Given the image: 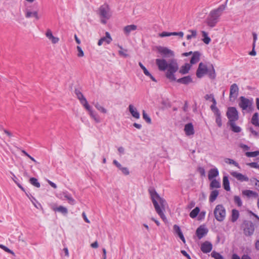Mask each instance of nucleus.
Masks as SVG:
<instances>
[{"instance_id": "nucleus-22", "label": "nucleus", "mask_w": 259, "mask_h": 259, "mask_svg": "<svg viewBox=\"0 0 259 259\" xmlns=\"http://www.w3.org/2000/svg\"><path fill=\"white\" fill-rule=\"evenodd\" d=\"M64 197L68 200V202L71 204L74 205L75 203V200L72 197L71 195L67 192H63L62 194Z\"/></svg>"}, {"instance_id": "nucleus-39", "label": "nucleus", "mask_w": 259, "mask_h": 259, "mask_svg": "<svg viewBox=\"0 0 259 259\" xmlns=\"http://www.w3.org/2000/svg\"><path fill=\"white\" fill-rule=\"evenodd\" d=\"M29 182L36 188H39L40 187V183L38 182L37 179L35 178H31L29 179Z\"/></svg>"}, {"instance_id": "nucleus-1", "label": "nucleus", "mask_w": 259, "mask_h": 259, "mask_svg": "<svg viewBox=\"0 0 259 259\" xmlns=\"http://www.w3.org/2000/svg\"><path fill=\"white\" fill-rule=\"evenodd\" d=\"M157 51L161 54L163 58L156 59L155 63L158 69L161 71H166L165 76L170 81H176L175 73L179 70L177 60L174 58L167 61L164 58L174 57V52L166 47L159 46L157 48Z\"/></svg>"}, {"instance_id": "nucleus-37", "label": "nucleus", "mask_w": 259, "mask_h": 259, "mask_svg": "<svg viewBox=\"0 0 259 259\" xmlns=\"http://www.w3.org/2000/svg\"><path fill=\"white\" fill-rule=\"evenodd\" d=\"M25 16L26 18L34 17L37 20H38L39 19V17H38L37 12L36 11H34L33 12L30 11H27L26 13Z\"/></svg>"}, {"instance_id": "nucleus-25", "label": "nucleus", "mask_w": 259, "mask_h": 259, "mask_svg": "<svg viewBox=\"0 0 259 259\" xmlns=\"http://www.w3.org/2000/svg\"><path fill=\"white\" fill-rule=\"evenodd\" d=\"M191 66L189 64L186 63L184 65L182 66L179 72L182 74H185L188 73L190 69Z\"/></svg>"}, {"instance_id": "nucleus-13", "label": "nucleus", "mask_w": 259, "mask_h": 259, "mask_svg": "<svg viewBox=\"0 0 259 259\" xmlns=\"http://www.w3.org/2000/svg\"><path fill=\"white\" fill-rule=\"evenodd\" d=\"M128 110L130 113L131 114L132 116L136 118V119H139L140 117V113L138 111L137 108L134 107V106L132 104H130L128 106Z\"/></svg>"}, {"instance_id": "nucleus-61", "label": "nucleus", "mask_w": 259, "mask_h": 259, "mask_svg": "<svg viewBox=\"0 0 259 259\" xmlns=\"http://www.w3.org/2000/svg\"><path fill=\"white\" fill-rule=\"evenodd\" d=\"M251 182H253L255 181V185L256 187V189L259 191V181L257 180L256 179L253 178L250 180Z\"/></svg>"}, {"instance_id": "nucleus-62", "label": "nucleus", "mask_w": 259, "mask_h": 259, "mask_svg": "<svg viewBox=\"0 0 259 259\" xmlns=\"http://www.w3.org/2000/svg\"><path fill=\"white\" fill-rule=\"evenodd\" d=\"M181 252L182 253V254L184 255L185 256H186L188 259H191L190 256L187 253V252L184 250H182L181 251Z\"/></svg>"}, {"instance_id": "nucleus-6", "label": "nucleus", "mask_w": 259, "mask_h": 259, "mask_svg": "<svg viewBox=\"0 0 259 259\" xmlns=\"http://www.w3.org/2000/svg\"><path fill=\"white\" fill-rule=\"evenodd\" d=\"M99 15L101 18V22L106 24V20L111 16V12L108 5L104 4L100 7Z\"/></svg>"}, {"instance_id": "nucleus-45", "label": "nucleus", "mask_w": 259, "mask_h": 259, "mask_svg": "<svg viewBox=\"0 0 259 259\" xmlns=\"http://www.w3.org/2000/svg\"><path fill=\"white\" fill-rule=\"evenodd\" d=\"M0 248L3 249L4 250H5L6 252L11 253V254L15 255V253L13 252V251L11 250L9 248H8L6 246L0 244Z\"/></svg>"}, {"instance_id": "nucleus-35", "label": "nucleus", "mask_w": 259, "mask_h": 259, "mask_svg": "<svg viewBox=\"0 0 259 259\" xmlns=\"http://www.w3.org/2000/svg\"><path fill=\"white\" fill-rule=\"evenodd\" d=\"M215 116V122L219 127H221L222 125L221 113V112L216 114H214Z\"/></svg>"}, {"instance_id": "nucleus-29", "label": "nucleus", "mask_w": 259, "mask_h": 259, "mask_svg": "<svg viewBox=\"0 0 259 259\" xmlns=\"http://www.w3.org/2000/svg\"><path fill=\"white\" fill-rule=\"evenodd\" d=\"M239 216V211L235 209H233L232 211L231 221L232 222H235L238 219Z\"/></svg>"}, {"instance_id": "nucleus-58", "label": "nucleus", "mask_w": 259, "mask_h": 259, "mask_svg": "<svg viewBox=\"0 0 259 259\" xmlns=\"http://www.w3.org/2000/svg\"><path fill=\"white\" fill-rule=\"evenodd\" d=\"M113 163L117 167H118L119 170H120L123 167L121 164L119 163L116 160H114Z\"/></svg>"}, {"instance_id": "nucleus-23", "label": "nucleus", "mask_w": 259, "mask_h": 259, "mask_svg": "<svg viewBox=\"0 0 259 259\" xmlns=\"http://www.w3.org/2000/svg\"><path fill=\"white\" fill-rule=\"evenodd\" d=\"M242 194L248 197H256L258 196L257 193L256 192L252 190H246L242 191Z\"/></svg>"}, {"instance_id": "nucleus-17", "label": "nucleus", "mask_w": 259, "mask_h": 259, "mask_svg": "<svg viewBox=\"0 0 259 259\" xmlns=\"http://www.w3.org/2000/svg\"><path fill=\"white\" fill-rule=\"evenodd\" d=\"M184 131L187 136L192 135L194 134V127L192 123H189L185 125Z\"/></svg>"}, {"instance_id": "nucleus-11", "label": "nucleus", "mask_w": 259, "mask_h": 259, "mask_svg": "<svg viewBox=\"0 0 259 259\" xmlns=\"http://www.w3.org/2000/svg\"><path fill=\"white\" fill-rule=\"evenodd\" d=\"M212 248V244L209 241H205L201 246V250L203 253H208L211 251Z\"/></svg>"}, {"instance_id": "nucleus-7", "label": "nucleus", "mask_w": 259, "mask_h": 259, "mask_svg": "<svg viewBox=\"0 0 259 259\" xmlns=\"http://www.w3.org/2000/svg\"><path fill=\"white\" fill-rule=\"evenodd\" d=\"M241 227L243 230L244 234L246 236H251L254 232V225L250 221H244Z\"/></svg>"}, {"instance_id": "nucleus-27", "label": "nucleus", "mask_w": 259, "mask_h": 259, "mask_svg": "<svg viewBox=\"0 0 259 259\" xmlns=\"http://www.w3.org/2000/svg\"><path fill=\"white\" fill-rule=\"evenodd\" d=\"M229 124L230 126L231 130L234 133H239L241 132V128L236 125L235 121L230 122H229Z\"/></svg>"}, {"instance_id": "nucleus-28", "label": "nucleus", "mask_w": 259, "mask_h": 259, "mask_svg": "<svg viewBox=\"0 0 259 259\" xmlns=\"http://www.w3.org/2000/svg\"><path fill=\"white\" fill-rule=\"evenodd\" d=\"M219 191L218 190H214L211 191L209 196V201L210 202H213L217 199Z\"/></svg>"}, {"instance_id": "nucleus-15", "label": "nucleus", "mask_w": 259, "mask_h": 259, "mask_svg": "<svg viewBox=\"0 0 259 259\" xmlns=\"http://www.w3.org/2000/svg\"><path fill=\"white\" fill-rule=\"evenodd\" d=\"M105 35V36L102 37L99 40L98 42V45L99 46H101L104 41L106 42L107 44H109L112 41V38L108 32H106Z\"/></svg>"}, {"instance_id": "nucleus-16", "label": "nucleus", "mask_w": 259, "mask_h": 259, "mask_svg": "<svg viewBox=\"0 0 259 259\" xmlns=\"http://www.w3.org/2000/svg\"><path fill=\"white\" fill-rule=\"evenodd\" d=\"M137 29V26L134 24L129 25L125 26L123 29V31L124 34L126 36L130 35V33Z\"/></svg>"}, {"instance_id": "nucleus-60", "label": "nucleus", "mask_w": 259, "mask_h": 259, "mask_svg": "<svg viewBox=\"0 0 259 259\" xmlns=\"http://www.w3.org/2000/svg\"><path fill=\"white\" fill-rule=\"evenodd\" d=\"M50 40H51V41L53 44H55L57 43L59 41V39L58 37L53 36L51 38H50Z\"/></svg>"}, {"instance_id": "nucleus-30", "label": "nucleus", "mask_w": 259, "mask_h": 259, "mask_svg": "<svg viewBox=\"0 0 259 259\" xmlns=\"http://www.w3.org/2000/svg\"><path fill=\"white\" fill-rule=\"evenodd\" d=\"M211 68L208 69V71L206 74H208L209 78L211 79H214L215 77V72L213 66L212 64L210 65Z\"/></svg>"}, {"instance_id": "nucleus-53", "label": "nucleus", "mask_w": 259, "mask_h": 259, "mask_svg": "<svg viewBox=\"0 0 259 259\" xmlns=\"http://www.w3.org/2000/svg\"><path fill=\"white\" fill-rule=\"evenodd\" d=\"M172 35L179 36L180 37L182 38L184 36V33L182 31L180 32H171Z\"/></svg>"}, {"instance_id": "nucleus-51", "label": "nucleus", "mask_w": 259, "mask_h": 259, "mask_svg": "<svg viewBox=\"0 0 259 259\" xmlns=\"http://www.w3.org/2000/svg\"><path fill=\"white\" fill-rule=\"evenodd\" d=\"M252 36H253V43H252V47L253 48H255V42L257 39V34L255 32L252 33Z\"/></svg>"}, {"instance_id": "nucleus-55", "label": "nucleus", "mask_w": 259, "mask_h": 259, "mask_svg": "<svg viewBox=\"0 0 259 259\" xmlns=\"http://www.w3.org/2000/svg\"><path fill=\"white\" fill-rule=\"evenodd\" d=\"M120 170L121 171V172H122L123 174H124V175H128L129 174H130V172H129V170H128V169L126 167H123Z\"/></svg>"}, {"instance_id": "nucleus-42", "label": "nucleus", "mask_w": 259, "mask_h": 259, "mask_svg": "<svg viewBox=\"0 0 259 259\" xmlns=\"http://www.w3.org/2000/svg\"><path fill=\"white\" fill-rule=\"evenodd\" d=\"M211 255L215 259H225L224 257L220 253L215 251H213L211 253Z\"/></svg>"}, {"instance_id": "nucleus-14", "label": "nucleus", "mask_w": 259, "mask_h": 259, "mask_svg": "<svg viewBox=\"0 0 259 259\" xmlns=\"http://www.w3.org/2000/svg\"><path fill=\"white\" fill-rule=\"evenodd\" d=\"M207 232L208 230L206 228L203 227L201 226L197 229L196 234L198 238L199 239H200L204 236H205L207 233Z\"/></svg>"}, {"instance_id": "nucleus-38", "label": "nucleus", "mask_w": 259, "mask_h": 259, "mask_svg": "<svg viewBox=\"0 0 259 259\" xmlns=\"http://www.w3.org/2000/svg\"><path fill=\"white\" fill-rule=\"evenodd\" d=\"M188 32H190L191 34H188L186 38L188 40L191 39L192 38H195L197 34V32L196 30H189Z\"/></svg>"}, {"instance_id": "nucleus-26", "label": "nucleus", "mask_w": 259, "mask_h": 259, "mask_svg": "<svg viewBox=\"0 0 259 259\" xmlns=\"http://www.w3.org/2000/svg\"><path fill=\"white\" fill-rule=\"evenodd\" d=\"M251 123L254 126L259 127L258 113L255 112L253 114L251 118Z\"/></svg>"}, {"instance_id": "nucleus-4", "label": "nucleus", "mask_w": 259, "mask_h": 259, "mask_svg": "<svg viewBox=\"0 0 259 259\" xmlns=\"http://www.w3.org/2000/svg\"><path fill=\"white\" fill-rule=\"evenodd\" d=\"M213 214L215 219L218 222H223L226 218V209L222 204H218L214 209Z\"/></svg>"}, {"instance_id": "nucleus-57", "label": "nucleus", "mask_w": 259, "mask_h": 259, "mask_svg": "<svg viewBox=\"0 0 259 259\" xmlns=\"http://www.w3.org/2000/svg\"><path fill=\"white\" fill-rule=\"evenodd\" d=\"M251 167L257 168L259 169V164L257 162H251L248 164Z\"/></svg>"}, {"instance_id": "nucleus-52", "label": "nucleus", "mask_w": 259, "mask_h": 259, "mask_svg": "<svg viewBox=\"0 0 259 259\" xmlns=\"http://www.w3.org/2000/svg\"><path fill=\"white\" fill-rule=\"evenodd\" d=\"M75 93H76V95L77 96V97L78 98V99L79 100H81V99L84 98V96L83 95V94L80 92H79V91H75Z\"/></svg>"}, {"instance_id": "nucleus-44", "label": "nucleus", "mask_w": 259, "mask_h": 259, "mask_svg": "<svg viewBox=\"0 0 259 259\" xmlns=\"http://www.w3.org/2000/svg\"><path fill=\"white\" fill-rule=\"evenodd\" d=\"M234 202L237 204L238 206H241L242 205V201L241 198L238 196H235L234 198Z\"/></svg>"}, {"instance_id": "nucleus-41", "label": "nucleus", "mask_w": 259, "mask_h": 259, "mask_svg": "<svg viewBox=\"0 0 259 259\" xmlns=\"http://www.w3.org/2000/svg\"><path fill=\"white\" fill-rule=\"evenodd\" d=\"M245 155L248 157H254L259 155V151H255L254 152H247Z\"/></svg>"}, {"instance_id": "nucleus-64", "label": "nucleus", "mask_w": 259, "mask_h": 259, "mask_svg": "<svg viewBox=\"0 0 259 259\" xmlns=\"http://www.w3.org/2000/svg\"><path fill=\"white\" fill-rule=\"evenodd\" d=\"M124 52H127V51L126 50H124V51H122V50H120V51H119V54L120 55L126 57H127L128 56V55L126 53H125Z\"/></svg>"}, {"instance_id": "nucleus-50", "label": "nucleus", "mask_w": 259, "mask_h": 259, "mask_svg": "<svg viewBox=\"0 0 259 259\" xmlns=\"http://www.w3.org/2000/svg\"><path fill=\"white\" fill-rule=\"evenodd\" d=\"M22 152L25 154L26 156L29 158L32 161L34 162L35 163H37L38 162L36 161L33 157L31 156L29 154H28L25 150H22Z\"/></svg>"}, {"instance_id": "nucleus-49", "label": "nucleus", "mask_w": 259, "mask_h": 259, "mask_svg": "<svg viewBox=\"0 0 259 259\" xmlns=\"http://www.w3.org/2000/svg\"><path fill=\"white\" fill-rule=\"evenodd\" d=\"M159 36L161 37H166V36H171V32H168L166 31H163L159 34Z\"/></svg>"}, {"instance_id": "nucleus-9", "label": "nucleus", "mask_w": 259, "mask_h": 259, "mask_svg": "<svg viewBox=\"0 0 259 259\" xmlns=\"http://www.w3.org/2000/svg\"><path fill=\"white\" fill-rule=\"evenodd\" d=\"M239 88L236 83L232 84L230 87L229 98L230 100H234L238 96Z\"/></svg>"}, {"instance_id": "nucleus-12", "label": "nucleus", "mask_w": 259, "mask_h": 259, "mask_svg": "<svg viewBox=\"0 0 259 259\" xmlns=\"http://www.w3.org/2000/svg\"><path fill=\"white\" fill-rule=\"evenodd\" d=\"M231 175L233 177H234V178L237 179L238 181H240L241 182H243V181L247 182L249 180V179L247 177H246L239 172H237L236 171H233V172H231Z\"/></svg>"}, {"instance_id": "nucleus-19", "label": "nucleus", "mask_w": 259, "mask_h": 259, "mask_svg": "<svg viewBox=\"0 0 259 259\" xmlns=\"http://www.w3.org/2000/svg\"><path fill=\"white\" fill-rule=\"evenodd\" d=\"M219 170L217 168H211L208 171V178L209 180L219 176Z\"/></svg>"}, {"instance_id": "nucleus-43", "label": "nucleus", "mask_w": 259, "mask_h": 259, "mask_svg": "<svg viewBox=\"0 0 259 259\" xmlns=\"http://www.w3.org/2000/svg\"><path fill=\"white\" fill-rule=\"evenodd\" d=\"M143 118V119L149 124L151 123V118L148 116V115L146 113V112L143 110L142 112Z\"/></svg>"}, {"instance_id": "nucleus-56", "label": "nucleus", "mask_w": 259, "mask_h": 259, "mask_svg": "<svg viewBox=\"0 0 259 259\" xmlns=\"http://www.w3.org/2000/svg\"><path fill=\"white\" fill-rule=\"evenodd\" d=\"M173 228L175 232L177 234L182 232L180 227L177 225H175L173 227Z\"/></svg>"}, {"instance_id": "nucleus-48", "label": "nucleus", "mask_w": 259, "mask_h": 259, "mask_svg": "<svg viewBox=\"0 0 259 259\" xmlns=\"http://www.w3.org/2000/svg\"><path fill=\"white\" fill-rule=\"evenodd\" d=\"M77 50L78 51L77 56L79 57H82L84 56V53L81 49V47L79 46H77Z\"/></svg>"}, {"instance_id": "nucleus-33", "label": "nucleus", "mask_w": 259, "mask_h": 259, "mask_svg": "<svg viewBox=\"0 0 259 259\" xmlns=\"http://www.w3.org/2000/svg\"><path fill=\"white\" fill-rule=\"evenodd\" d=\"M93 104L94 105L96 108L101 112L103 113H107V110L104 107L102 106L98 102L93 103Z\"/></svg>"}, {"instance_id": "nucleus-21", "label": "nucleus", "mask_w": 259, "mask_h": 259, "mask_svg": "<svg viewBox=\"0 0 259 259\" xmlns=\"http://www.w3.org/2000/svg\"><path fill=\"white\" fill-rule=\"evenodd\" d=\"M178 83L184 84H188L192 82V79L190 76H187L176 80Z\"/></svg>"}, {"instance_id": "nucleus-36", "label": "nucleus", "mask_w": 259, "mask_h": 259, "mask_svg": "<svg viewBox=\"0 0 259 259\" xmlns=\"http://www.w3.org/2000/svg\"><path fill=\"white\" fill-rule=\"evenodd\" d=\"M200 211V209L198 207H196L194 209H193L190 213V217L194 219L196 218L198 214Z\"/></svg>"}, {"instance_id": "nucleus-46", "label": "nucleus", "mask_w": 259, "mask_h": 259, "mask_svg": "<svg viewBox=\"0 0 259 259\" xmlns=\"http://www.w3.org/2000/svg\"><path fill=\"white\" fill-rule=\"evenodd\" d=\"M216 104H212L210 106V109L211 111L213 112V113L214 114L218 113L220 112V110L218 108V107L216 106Z\"/></svg>"}, {"instance_id": "nucleus-34", "label": "nucleus", "mask_w": 259, "mask_h": 259, "mask_svg": "<svg viewBox=\"0 0 259 259\" xmlns=\"http://www.w3.org/2000/svg\"><path fill=\"white\" fill-rule=\"evenodd\" d=\"M54 210L60 212L63 214H66L68 213L67 209L63 206H60L58 207L54 208Z\"/></svg>"}, {"instance_id": "nucleus-10", "label": "nucleus", "mask_w": 259, "mask_h": 259, "mask_svg": "<svg viewBox=\"0 0 259 259\" xmlns=\"http://www.w3.org/2000/svg\"><path fill=\"white\" fill-rule=\"evenodd\" d=\"M208 68L203 63H199L196 71V75L198 78H201L204 74L207 73Z\"/></svg>"}, {"instance_id": "nucleus-32", "label": "nucleus", "mask_w": 259, "mask_h": 259, "mask_svg": "<svg viewBox=\"0 0 259 259\" xmlns=\"http://www.w3.org/2000/svg\"><path fill=\"white\" fill-rule=\"evenodd\" d=\"M202 37H203L202 39L203 41L205 44H208L211 41L210 38L208 36V34L206 32L204 31H202Z\"/></svg>"}, {"instance_id": "nucleus-24", "label": "nucleus", "mask_w": 259, "mask_h": 259, "mask_svg": "<svg viewBox=\"0 0 259 259\" xmlns=\"http://www.w3.org/2000/svg\"><path fill=\"white\" fill-rule=\"evenodd\" d=\"M223 185L225 190L227 191L230 190V183L227 176H224L223 179Z\"/></svg>"}, {"instance_id": "nucleus-18", "label": "nucleus", "mask_w": 259, "mask_h": 259, "mask_svg": "<svg viewBox=\"0 0 259 259\" xmlns=\"http://www.w3.org/2000/svg\"><path fill=\"white\" fill-rule=\"evenodd\" d=\"M87 110L89 111V114L91 116V117L94 119L96 122L99 123L101 122V119L99 116L95 111L93 110L91 107L90 108L89 110Z\"/></svg>"}, {"instance_id": "nucleus-20", "label": "nucleus", "mask_w": 259, "mask_h": 259, "mask_svg": "<svg viewBox=\"0 0 259 259\" xmlns=\"http://www.w3.org/2000/svg\"><path fill=\"white\" fill-rule=\"evenodd\" d=\"M200 53L196 51L193 53V55L190 60V63L192 64H194L197 63L200 60Z\"/></svg>"}, {"instance_id": "nucleus-5", "label": "nucleus", "mask_w": 259, "mask_h": 259, "mask_svg": "<svg viewBox=\"0 0 259 259\" xmlns=\"http://www.w3.org/2000/svg\"><path fill=\"white\" fill-rule=\"evenodd\" d=\"M239 106L243 110H248L249 111L253 110V100L249 99L245 97L241 96L239 98Z\"/></svg>"}, {"instance_id": "nucleus-2", "label": "nucleus", "mask_w": 259, "mask_h": 259, "mask_svg": "<svg viewBox=\"0 0 259 259\" xmlns=\"http://www.w3.org/2000/svg\"><path fill=\"white\" fill-rule=\"evenodd\" d=\"M148 191L155 211L160 218L164 221L166 217L163 211L165 210V206L167 205L165 200L160 197L154 189L151 188Z\"/></svg>"}, {"instance_id": "nucleus-40", "label": "nucleus", "mask_w": 259, "mask_h": 259, "mask_svg": "<svg viewBox=\"0 0 259 259\" xmlns=\"http://www.w3.org/2000/svg\"><path fill=\"white\" fill-rule=\"evenodd\" d=\"M80 103L82 105V106L87 109L89 110L90 108L91 107L88 104V101L85 98H83L81 99V100H79Z\"/></svg>"}, {"instance_id": "nucleus-31", "label": "nucleus", "mask_w": 259, "mask_h": 259, "mask_svg": "<svg viewBox=\"0 0 259 259\" xmlns=\"http://www.w3.org/2000/svg\"><path fill=\"white\" fill-rule=\"evenodd\" d=\"M211 182L210 184V188L212 189L213 188H219L221 187L220 183L215 179L211 180Z\"/></svg>"}, {"instance_id": "nucleus-54", "label": "nucleus", "mask_w": 259, "mask_h": 259, "mask_svg": "<svg viewBox=\"0 0 259 259\" xmlns=\"http://www.w3.org/2000/svg\"><path fill=\"white\" fill-rule=\"evenodd\" d=\"M198 171L200 173L201 176H205V171L203 167H199L198 168Z\"/></svg>"}, {"instance_id": "nucleus-59", "label": "nucleus", "mask_w": 259, "mask_h": 259, "mask_svg": "<svg viewBox=\"0 0 259 259\" xmlns=\"http://www.w3.org/2000/svg\"><path fill=\"white\" fill-rule=\"evenodd\" d=\"M46 35L49 39H50V38H51L53 36L51 30L49 29L47 30L46 33Z\"/></svg>"}, {"instance_id": "nucleus-63", "label": "nucleus", "mask_w": 259, "mask_h": 259, "mask_svg": "<svg viewBox=\"0 0 259 259\" xmlns=\"http://www.w3.org/2000/svg\"><path fill=\"white\" fill-rule=\"evenodd\" d=\"M47 182L49 184V185L52 187L53 188H54V189H56L57 188V185L56 184H55L54 183H53V182L51 181L50 180H47Z\"/></svg>"}, {"instance_id": "nucleus-47", "label": "nucleus", "mask_w": 259, "mask_h": 259, "mask_svg": "<svg viewBox=\"0 0 259 259\" xmlns=\"http://www.w3.org/2000/svg\"><path fill=\"white\" fill-rule=\"evenodd\" d=\"M225 162L229 164H232L234 165L235 166L239 167V164L237 162L233 160V159L230 158H226L225 160Z\"/></svg>"}, {"instance_id": "nucleus-8", "label": "nucleus", "mask_w": 259, "mask_h": 259, "mask_svg": "<svg viewBox=\"0 0 259 259\" xmlns=\"http://www.w3.org/2000/svg\"><path fill=\"white\" fill-rule=\"evenodd\" d=\"M226 115L229 119V122L236 121L239 119L238 112L236 108L230 107L228 108Z\"/></svg>"}, {"instance_id": "nucleus-3", "label": "nucleus", "mask_w": 259, "mask_h": 259, "mask_svg": "<svg viewBox=\"0 0 259 259\" xmlns=\"http://www.w3.org/2000/svg\"><path fill=\"white\" fill-rule=\"evenodd\" d=\"M227 1L228 0L225 4L220 5L218 8L213 9L209 12L205 20V23L208 26L214 27L218 23L220 17L226 8Z\"/></svg>"}]
</instances>
